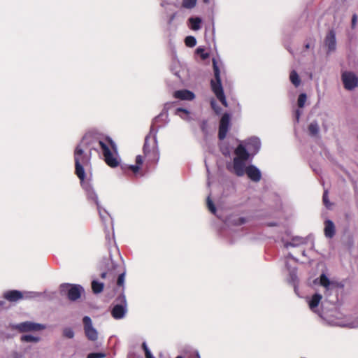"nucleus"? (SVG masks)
<instances>
[{
	"mask_svg": "<svg viewBox=\"0 0 358 358\" xmlns=\"http://www.w3.org/2000/svg\"><path fill=\"white\" fill-rule=\"evenodd\" d=\"M95 143H97L101 149L104 160L109 166L114 168L118 165L117 159L113 157L110 149V147L115 148V144L112 139L107 137L96 141L92 134L87 133L74 150L75 173L80 180L85 178V168L89 167L91 164V151L95 148L92 146Z\"/></svg>",
	"mask_w": 358,
	"mask_h": 358,
	"instance_id": "obj_1",
	"label": "nucleus"
},
{
	"mask_svg": "<svg viewBox=\"0 0 358 358\" xmlns=\"http://www.w3.org/2000/svg\"><path fill=\"white\" fill-rule=\"evenodd\" d=\"M234 154L233 161L226 164L227 170L238 177L243 176L246 173L248 177L255 182L260 181L262 178L260 170L252 164L246 166L247 162L250 159V155L246 152L243 143L236 147Z\"/></svg>",
	"mask_w": 358,
	"mask_h": 358,
	"instance_id": "obj_2",
	"label": "nucleus"
},
{
	"mask_svg": "<svg viewBox=\"0 0 358 358\" xmlns=\"http://www.w3.org/2000/svg\"><path fill=\"white\" fill-rule=\"evenodd\" d=\"M167 113H161L155 117L150 127L148 135L145 136L143 145L145 155L152 157V160L157 162L159 158V152L157 145V134L159 127L167 122Z\"/></svg>",
	"mask_w": 358,
	"mask_h": 358,
	"instance_id": "obj_3",
	"label": "nucleus"
},
{
	"mask_svg": "<svg viewBox=\"0 0 358 358\" xmlns=\"http://www.w3.org/2000/svg\"><path fill=\"white\" fill-rule=\"evenodd\" d=\"M213 66L214 71V76L215 80H211V88L216 97L222 103V104L227 107V102L224 93L223 87L222 85L220 71L215 59H213Z\"/></svg>",
	"mask_w": 358,
	"mask_h": 358,
	"instance_id": "obj_4",
	"label": "nucleus"
},
{
	"mask_svg": "<svg viewBox=\"0 0 358 358\" xmlns=\"http://www.w3.org/2000/svg\"><path fill=\"white\" fill-rule=\"evenodd\" d=\"M61 295L66 296L71 301L78 300L85 290L83 287L77 284L63 283L59 286Z\"/></svg>",
	"mask_w": 358,
	"mask_h": 358,
	"instance_id": "obj_5",
	"label": "nucleus"
},
{
	"mask_svg": "<svg viewBox=\"0 0 358 358\" xmlns=\"http://www.w3.org/2000/svg\"><path fill=\"white\" fill-rule=\"evenodd\" d=\"M117 265L114 263L110 255L109 257L103 259L99 264V268L102 271L101 273V278H108L110 280L113 281L117 274Z\"/></svg>",
	"mask_w": 358,
	"mask_h": 358,
	"instance_id": "obj_6",
	"label": "nucleus"
},
{
	"mask_svg": "<svg viewBox=\"0 0 358 358\" xmlns=\"http://www.w3.org/2000/svg\"><path fill=\"white\" fill-rule=\"evenodd\" d=\"M117 303L111 310V315L115 320L124 317L127 312V302L124 293H122L117 299Z\"/></svg>",
	"mask_w": 358,
	"mask_h": 358,
	"instance_id": "obj_7",
	"label": "nucleus"
},
{
	"mask_svg": "<svg viewBox=\"0 0 358 358\" xmlns=\"http://www.w3.org/2000/svg\"><path fill=\"white\" fill-rule=\"evenodd\" d=\"M242 143L251 158L259 151L261 148L260 139L256 136L250 137L244 141H241L239 144Z\"/></svg>",
	"mask_w": 358,
	"mask_h": 358,
	"instance_id": "obj_8",
	"label": "nucleus"
},
{
	"mask_svg": "<svg viewBox=\"0 0 358 358\" xmlns=\"http://www.w3.org/2000/svg\"><path fill=\"white\" fill-rule=\"evenodd\" d=\"M83 329L85 334L88 340L96 341L98 339V331L93 327L92 321L89 316L83 318Z\"/></svg>",
	"mask_w": 358,
	"mask_h": 358,
	"instance_id": "obj_9",
	"label": "nucleus"
},
{
	"mask_svg": "<svg viewBox=\"0 0 358 358\" xmlns=\"http://www.w3.org/2000/svg\"><path fill=\"white\" fill-rule=\"evenodd\" d=\"M80 185L85 192L87 199L89 202H93L96 206L100 204L98 195L89 181H85V179L80 180Z\"/></svg>",
	"mask_w": 358,
	"mask_h": 358,
	"instance_id": "obj_10",
	"label": "nucleus"
},
{
	"mask_svg": "<svg viewBox=\"0 0 358 358\" xmlns=\"http://www.w3.org/2000/svg\"><path fill=\"white\" fill-rule=\"evenodd\" d=\"M13 329L20 332H28L31 331H40L45 329V326L39 323H35L30 321L21 322L13 326Z\"/></svg>",
	"mask_w": 358,
	"mask_h": 358,
	"instance_id": "obj_11",
	"label": "nucleus"
},
{
	"mask_svg": "<svg viewBox=\"0 0 358 358\" xmlns=\"http://www.w3.org/2000/svg\"><path fill=\"white\" fill-rule=\"evenodd\" d=\"M344 87L348 90H354L358 85V78L352 72L345 71L342 74Z\"/></svg>",
	"mask_w": 358,
	"mask_h": 358,
	"instance_id": "obj_12",
	"label": "nucleus"
},
{
	"mask_svg": "<svg viewBox=\"0 0 358 358\" xmlns=\"http://www.w3.org/2000/svg\"><path fill=\"white\" fill-rule=\"evenodd\" d=\"M230 115L224 113L221 117L219 126L218 138L220 140H224L229 129Z\"/></svg>",
	"mask_w": 358,
	"mask_h": 358,
	"instance_id": "obj_13",
	"label": "nucleus"
},
{
	"mask_svg": "<svg viewBox=\"0 0 358 358\" xmlns=\"http://www.w3.org/2000/svg\"><path fill=\"white\" fill-rule=\"evenodd\" d=\"M281 241L284 244V247L286 248L289 247L296 248L307 243V239L306 238L297 236H292L290 241H287L285 238H282Z\"/></svg>",
	"mask_w": 358,
	"mask_h": 358,
	"instance_id": "obj_14",
	"label": "nucleus"
},
{
	"mask_svg": "<svg viewBox=\"0 0 358 358\" xmlns=\"http://www.w3.org/2000/svg\"><path fill=\"white\" fill-rule=\"evenodd\" d=\"M322 299V296L320 294L315 293L308 300V303L310 309L313 312H314L318 315L320 314L318 306H319L320 303L321 302Z\"/></svg>",
	"mask_w": 358,
	"mask_h": 358,
	"instance_id": "obj_15",
	"label": "nucleus"
},
{
	"mask_svg": "<svg viewBox=\"0 0 358 358\" xmlns=\"http://www.w3.org/2000/svg\"><path fill=\"white\" fill-rule=\"evenodd\" d=\"M245 219L238 215H231L224 220V223L228 227L241 226L245 223Z\"/></svg>",
	"mask_w": 358,
	"mask_h": 358,
	"instance_id": "obj_16",
	"label": "nucleus"
},
{
	"mask_svg": "<svg viewBox=\"0 0 358 358\" xmlns=\"http://www.w3.org/2000/svg\"><path fill=\"white\" fill-rule=\"evenodd\" d=\"M325 45L328 48V53L334 52L336 49V34L334 31L331 30L326 36L324 40Z\"/></svg>",
	"mask_w": 358,
	"mask_h": 358,
	"instance_id": "obj_17",
	"label": "nucleus"
},
{
	"mask_svg": "<svg viewBox=\"0 0 358 358\" xmlns=\"http://www.w3.org/2000/svg\"><path fill=\"white\" fill-rule=\"evenodd\" d=\"M173 96L176 99L186 101H192L195 98V94L188 90H177L174 92Z\"/></svg>",
	"mask_w": 358,
	"mask_h": 358,
	"instance_id": "obj_18",
	"label": "nucleus"
},
{
	"mask_svg": "<svg viewBox=\"0 0 358 358\" xmlns=\"http://www.w3.org/2000/svg\"><path fill=\"white\" fill-rule=\"evenodd\" d=\"M286 267L289 271V282L291 283L294 287L295 292L296 291V287L299 282V279L297 277L296 273V268H290L288 263L286 262Z\"/></svg>",
	"mask_w": 358,
	"mask_h": 358,
	"instance_id": "obj_19",
	"label": "nucleus"
},
{
	"mask_svg": "<svg viewBox=\"0 0 358 358\" xmlns=\"http://www.w3.org/2000/svg\"><path fill=\"white\" fill-rule=\"evenodd\" d=\"M3 296L8 301L14 302L23 299L24 294L18 290H10L5 292Z\"/></svg>",
	"mask_w": 358,
	"mask_h": 358,
	"instance_id": "obj_20",
	"label": "nucleus"
},
{
	"mask_svg": "<svg viewBox=\"0 0 358 358\" xmlns=\"http://www.w3.org/2000/svg\"><path fill=\"white\" fill-rule=\"evenodd\" d=\"M320 284L324 287L325 292L324 295L327 296L328 292L332 289L334 287V283L330 281L326 274L322 273L320 276Z\"/></svg>",
	"mask_w": 358,
	"mask_h": 358,
	"instance_id": "obj_21",
	"label": "nucleus"
},
{
	"mask_svg": "<svg viewBox=\"0 0 358 358\" xmlns=\"http://www.w3.org/2000/svg\"><path fill=\"white\" fill-rule=\"evenodd\" d=\"M324 235L327 238H331L334 236L336 233L335 225L330 220H327L324 222Z\"/></svg>",
	"mask_w": 358,
	"mask_h": 358,
	"instance_id": "obj_22",
	"label": "nucleus"
},
{
	"mask_svg": "<svg viewBox=\"0 0 358 358\" xmlns=\"http://www.w3.org/2000/svg\"><path fill=\"white\" fill-rule=\"evenodd\" d=\"M99 212V217L103 222V224L106 225V222L111 220V217L108 212L103 208L101 207V204L96 206Z\"/></svg>",
	"mask_w": 358,
	"mask_h": 358,
	"instance_id": "obj_23",
	"label": "nucleus"
},
{
	"mask_svg": "<svg viewBox=\"0 0 358 358\" xmlns=\"http://www.w3.org/2000/svg\"><path fill=\"white\" fill-rule=\"evenodd\" d=\"M190 28L194 31H197L201 29V24L202 22L201 18L199 17H190L188 20Z\"/></svg>",
	"mask_w": 358,
	"mask_h": 358,
	"instance_id": "obj_24",
	"label": "nucleus"
},
{
	"mask_svg": "<svg viewBox=\"0 0 358 358\" xmlns=\"http://www.w3.org/2000/svg\"><path fill=\"white\" fill-rule=\"evenodd\" d=\"M104 285L103 282L94 280L92 282V289L94 294H99L103 289Z\"/></svg>",
	"mask_w": 358,
	"mask_h": 358,
	"instance_id": "obj_25",
	"label": "nucleus"
},
{
	"mask_svg": "<svg viewBox=\"0 0 358 358\" xmlns=\"http://www.w3.org/2000/svg\"><path fill=\"white\" fill-rule=\"evenodd\" d=\"M308 129L309 134L310 136H317L320 131V128H319V125H318L317 122L315 121L312 122L309 124Z\"/></svg>",
	"mask_w": 358,
	"mask_h": 358,
	"instance_id": "obj_26",
	"label": "nucleus"
},
{
	"mask_svg": "<svg viewBox=\"0 0 358 358\" xmlns=\"http://www.w3.org/2000/svg\"><path fill=\"white\" fill-rule=\"evenodd\" d=\"M289 80L291 83L296 87H299L301 83V79L296 71H291L289 75Z\"/></svg>",
	"mask_w": 358,
	"mask_h": 358,
	"instance_id": "obj_27",
	"label": "nucleus"
},
{
	"mask_svg": "<svg viewBox=\"0 0 358 358\" xmlns=\"http://www.w3.org/2000/svg\"><path fill=\"white\" fill-rule=\"evenodd\" d=\"M220 149L224 156L230 157L233 148L229 145L222 143L220 145Z\"/></svg>",
	"mask_w": 358,
	"mask_h": 358,
	"instance_id": "obj_28",
	"label": "nucleus"
},
{
	"mask_svg": "<svg viewBox=\"0 0 358 358\" xmlns=\"http://www.w3.org/2000/svg\"><path fill=\"white\" fill-rule=\"evenodd\" d=\"M21 341L27 343H37L40 341V337L32 335H23L21 336Z\"/></svg>",
	"mask_w": 358,
	"mask_h": 358,
	"instance_id": "obj_29",
	"label": "nucleus"
},
{
	"mask_svg": "<svg viewBox=\"0 0 358 358\" xmlns=\"http://www.w3.org/2000/svg\"><path fill=\"white\" fill-rule=\"evenodd\" d=\"M176 114L179 115L181 118L184 120H188L189 116V112L184 108H178L176 109Z\"/></svg>",
	"mask_w": 358,
	"mask_h": 358,
	"instance_id": "obj_30",
	"label": "nucleus"
},
{
	"mask_svg": "<svg viewBox=\"0 0 358 358\" xmlns=\"http://www.w3.org/2000/svg\"><path fill=\"white\" fill-rule=\"evenodd\" d=\"M197 0H182V6L186 9H192L195 7Z\"/></svg>",
	"mask_w": 358,
	"mask_h": 358,
	"instance_id": "obj_31",
	"label": "nucleus"
},
{
	"mask_svg": "<svg viewBox=\"0 0 358 358\" xmlns=\"http://www.w3.org/2000/svg\"><path fill=\"white\" fill-rule=\"evenodd\" d=\"M185 43L187 47L193 48L196 44V40L195 37L192 36H188L185 39Z\"/></svg>",
	"mask_w": 358,
	"mask_h": 358,
	"instance_id": "obj_32",
	"label": "nucleus"
},
{
	"mask_svg": "<svg viewBox=\"0 0 358 358\" xmlns=\"http://www.w3.org/2000/svg\"><path fill=\"white\" fill-rule=\"evenodd\" d=\"M22 294H24L23 299H34L41 296V293L36 292H24Z\"/></svg>",
	"mask_w": 358,
	"mask_h": 358,
	"instance_id": "obj_33",
	"label": "nucleus"
},
{
	"mask_svg": "<svg viewBox=\"0 0 358 358\" xmlns=\"http://www.w3.org/2000/svg\"><path fill=\"white\" fill-rule=\"evenodd\" d=\"M74 331L71 327H65L63 329V336L68 338H73L74 337Z\"/></svg>",
	"mask_w": 358,
	"mask_h": 358,
	"instance_id": "obj_34",
	"label": "nucleus"
},
{
	"mask_svg": "<svg viewBox=\"0 0 358 358\" xmlns=\"http://www.w3.org/2000/svg\"><path fill=\"white\" fill-rule=\"evenodd\" d=\"M307 99V96L305 93H301L298 98L297 103L299 108H303Z\"/></svg>",
	"mask_w": 358,
	"mask_h": 358,
	"instance_id": "obj_35",
	"label": "nucleus"
},
{
	"mask_svg": "<svg viewBox=\"0 0 358 358\" xmlns=\"http://www.w3.org/2000/svg\"><path fill=\"white\" fill-rule=\"evenodd\" d=\"M207 206L208 210L214 215H216V208L210 198V196L207 198Z\"/></svg>",
	"mask_w": 358,
	"mask_h": 358,
	"instance_id": "obj_36",
	"label": "nucleus"
},
{
	"mask_svg": "<svg viewBox=\"0 0 358 358\" xmlns=\"http://www.w3.org/2000/svg\"><path fill=\"white\" fill-rule=\"evenodd\" d=\"M106 354L104 352H92L87 355V358H104Z\"/></svg>",
	"mask_w": 358,
	"mask_h": 358,
	"instance_id": "obj_37",
	"label": "nucleus"
},
{
	"mask_svg": "<svg viewBox=\"0 0 358 358\" xmlns=\"http://www.w3.org/2000/svg\"><path fill=\"white\" fill-rule=\"evenodd\" d=\"M186 358H201L199 353L196 350H192L186 353Z\"/></svg>",
	"mask_w": 358,
	"mask_h": 358,
	"instance_id": "obj_38",
	"label": "nucleus"
},
{
	"mask_svg": "<svg viewBox=\"0 0 358 358\" xmlns=\"http://www.w3.org/2000/svg\"><path fill=\"white\" fill-rule=\"evenodd\" d=\"M210 106L212 107V108L213 109V110L217 113V114H219L221 113V108L220 106H217V103L216 102V101L215 99H212L210 101Z\"/></svg>",
	"mask_w": 358,
	"mask_h": 358,
	"instance_id": "obj_39",
	"label": "nucleus"
},
{
	"mask_svg": "<svg viewBox=\"0 0 358 358\" xmlns=\"http://www.w3.org/2000/svg\"><path fill=\"white\" fill-rule=\"evenodd\" d=\"M124 279H125V273L124 272L119 274L117 280V285L118 286H123L124 283Z\"/></svg>",
	"mask_w": 358,
	"mask_h": 358,
	"instance_id": "obj_40",
	"label": "nucleus"
},
{
	"mask_svg": "<svg viewBox=\"0 0 358 358\" xmlns=\"http://www.w3.org/2000/svg\"><path fill=\"white\" fill-rule=\"evenodd\" d=\"M197 54L200 55L201 58L206 59L208 57V54L205 52V50L201 47L196 49Z\"/></svg>",
	"mask_w": 358,
	"mask_h": 358,
	"instance_id": "obj_41",
	"label": "nucleus"
},
{
	"mask_svg": "<svg viewBox=\"0 0 358 358\" xmlns=\"http://www.w3.org/2000/svg\"><path fill=\"white\" fill-rule=\"evenodd\" d=\"M322 200H323V203L325 205V206L327 208H329L330 203H329V198H328L327 191H324V192L323 194V196H322Z\"/></svg>",
	"mask_w": 358,
	"mask_h": 358,
	"instance_id": "obj_42",
	"label": "nucleus"
},
{
	"mask_svg": "<svg viewBox=\"0 0 358 358\" xmlns=\"http://www.w3.org/2000/svg\"><path fill=\"white\" fill-rule=\"evenodd\" d=\"M142 348L145 352V356L148 355V353L152 354L145 342L143 343Z\"/></svg>",
	"mask_w": 358,
	"mask_h": 358,
	"instance_id": "obj_43",
	"label": "nucleus"
},
{
	"mask_svg": "<svg viewBox=\"0 0 358 358\" xmlns=\"http://www.w3.org/2000/svg\"><path fill=\"white\" fill-rule=\"evenodd\" d=\"M129 169L131 170L134 173H137L140 170V166L137 164L136 165H130Z\"/></svg>",
	"mask_w": 358,
	"mask_h": 358,
	"instance_id": "obj_44",
	"label": "nucleus"
},
{
	"mask_svg": "<svg viewBox=\"0 0 358 358\" xmlns=\"http://www.w3.org/2000/svg\"><path fill=\"white\" fill-rule=\"evenodd\" d=\"M314 41H315L314 40L310 39V41L307 42L305 44V48L306 49H309V48H313V46H314Z\"/></svg>",
	"mask_w": 358,
	"mask_h": 358,
	"instance_id": "obj_45",
	"label": "nucleus"
},
{
	"mask_svg": "<svg viewBox=\"0 0 358 358\" xmlns=\"http://www.w3.org/2000/svg\"><path fill=\"white\" fill-rule=\"evenodd\" d=\"M357 16L356 14H354L352 17V27L354 28L357 24Z\"/></svg>",
	"mask_w": 358,
	"mask_h": 358,
	"instance_id": "obj_46",
	"label": "nucleus"
},
{
	"mask_svg": "<svg viewBox=\"0 0 358 358\" xmlns=\"http://www.w3.org/2000/svg\"><path fill=\"white\" fill-rule=\"evenodd\" d=\"M136 163L139 166L143 164V158L141 155H138L136 158Z\"/></svg>",
	"mask_w": 358,
	"mask_h": 358,
	"instance_id": "obj_47",
	"label": "nucleus"
},
{
	"mask_svg": "<svg viewBox=\"0 0 358 358\" xmlns=\"http://www.w3.org/2000/svg\"><path fill=\"white\" fill-rule=\"evenodd\" d=\"M301 115V110H296L295 111V118H296V120L297 122L299 121V118H300Z\"/></svg>",
	"mask_w": 358,
	"mask_h": 358,
	"instance_id": "obj_48",
	"label": "nucleus"
},
{
	"mask_svg": "<svg viewBox=\"0 0 358 358\" xmlns=\"http://www.w3.org/2000/svg\"><path fill=\"white\" fill-rule=\"evenodd\" d=\"M207 126V122L206 120L202 121L201 124V130L205 132L206 131V127Z\"/></svg>",
	"mask_w": 358,
	"mask_h": 358,
	"instance_id": "obj_49",
	"label": "nucleus"
},
{
	"mask_svg": "<svg viewBox=\"0 0 358 358\" xmlns=\"http://www.w3.org/2000/svg\"><path fill=\"white\" fill-rule=\"evenodd\" d=\"M176 13H173L170 17H169V22L168 23L170 24H171V22L173 21V20L175 19L176 17Z\"/></svg>",
	"mask_w": 358,
	"mask_h": 358,
	"instance_id": "obj_50",
	"label": "nucleus"
},
{
	"mask_svg": "<svg viewBox=\"0 0 358 358\" xmlns=\"http://www.w3.org/2000/svg\"><path fill=\"white\" fill-rule=\"evenodd\" d=\"M287 257L290 258V259H292L295 261H296V259L291 254V253H289L288 255H287Z\"/></svg>",
	"mask_w": 358,
	"mask_h": 358,
	"instance_id": "obj_51",
	"label": "nucleus"
},
{
	"mask_svg": "<svg viewBox=\"0 0 358 358\" xmlns=\"http://www.w3.org/2000/svg\"><path fill=\"white\" fill-rule=\"evenodd\" d=\"M145 357H146V358H155V357L152 355V354H149V353H148V355H147V356H145Z\"/></svg>",
	"mask_w": 358,
	"mask_h": 358,
	"instance_id": "obj_52",
	"label": "nucleus"
},
{
	"mask_svg": "<svg viewBox=\"0 0 358 358\" xmlns=\"http://www.w3.org/2000/svg\"><path fill=\"white\" fill-rule=\"evenodd\" d=\"M106 240H108L109 242L110 241V236H109L108 233L106 234Z\"/></svg>",
	"mask_w": 358,
	"mask_h": 358,
	"instance_id": "obj_53",
	"label": "nucleus"
},
{
	"mask_svg": "<svg viewBox=\"0 0 358 358\" xmlns=\"http://www.w3.org/2000/svg\"><path fill=\"white\" fill-rule=\"evenodd\" d=\"M176 358H186V355H185V357L179 355V356L176 357Z\"/></svg>",
	"mask_w": 358,
	"mask_h": 358,
	"instance_id": "obj_54",
	"label": "nucleus"
},
{
	"mask_svg": "<svg viewBox=\"0 0 358 358\" xmlns=\"http://www.w3.org/2000/svg\"><path fill=\"white\" fill-rule=\"evenodd\" d=\"M302 255H303V256H306V251H305V250H303V251L302 252Z\"/></svg>",
	"mask_w": 358,
	"mask_h": 358,
	"instance_id": "obj_55",
	"label": "nucleus"
},
{
	"mask_svg": "<svg viewBox=\"0 0 358 358\" xmlns=\"http://www.w3.org/2000/svg\"><path fill=\"white\" fill-rule=\"evenodd\" d=\"M203 2L207 3L209 2V0H203Z\"/></svg>",
	"mask_w": 358,
	"mask_h": 358,
	"instance_id": "obj_56",
	"label": "nucleus"
},
{
	"mask_svg": "<svg viewBox=\"0 0 358 358\" xmlns=\"http://www.w3.org/2000/svg\"><path fill=\"white\" fill-rule=\"evenodd\" d=\"M268 225H269V226H273V225H274V224H273V223H270Z\"/></svg>",
	"mask_w": 358,
	"mask_h": 358,
	"instance_id": "obj_57",
	"label": "nucleus"
},
{
	"mask_svg": "<svg viewBox=\"0 0 358 358\" xmlns=\"http://www.w3.org/2000/svg\"><path fill=\"white\" fill-rule=\"evenodd\" d=\"M358 327V324L352 326V327Z\"/></svg>",
	"mask_w": 358,
	"mask_h": 358,
	"instance_id": "obj_58",
	"label": "nucleus"
},
{
	"mask_svg": "<svg viewBox=\"0 0 358 358\" xmlns=\"http://www.w3.org/2000/svg\"><path fill=\"white\" fill-rule=\"evenodd\" d=\"M3 302L2 301H0V306H2L3 305Z\"/></svg>",
	"mask_w": 358,
	"mask_h": 358,
	"instance_id": "obj_59",
	"label": "nucleus"
}]
</instances>
